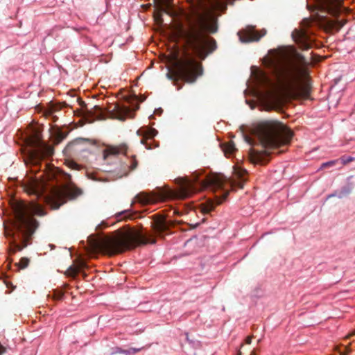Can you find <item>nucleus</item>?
Here are the masks:
<instances>
[{"mask_svg": "<svg viewBox=\"0 0 355 355\" xmlns=\"http://www.w3.org/2000/svg\"><path fill=\"white\" fill-rule=\"evenodd\" d=\"M141 348L130 347L127 349H123L120 347H112L110 349V355H114L116 354H122L124 355H133L139 352Z\"/></svg>", "mask_w": 355, "mask_h": 355, "instance_id": "f3484780", "label": "nucleus"}, {"mask_svg": "<svg viewBox=\"0 0 355 355\" xmlns=\"http://www.w3.org/2000/svg\"><path fill=\"white\" fill-rule=\"evenodd\" d=\"M236 150L237 149L232 141L225 144L223 146L224 154L227 157H230Z\"/></svg>", "mask_w": 355, "mask_h": 355, "instance_id": "aec40b11", "label": "nucleus"}, {"mask_svg": "<svg viewBox=\"0 0 355 355\" xmlns=\"http://www.w3.org/2000/svg\"><path fill=\"white\" fill-rule=\"evenodd\" d=\"M227 194L228 192L227 191H223V194L221 196H216L214 200H207L202 205V211L205 214L209 213L214 210L216 205L221 204L223 201L225 200Z\"/></svg>", "mask_w": 355, "mask_h": 355, "instance_id": "ddd939ff", "label": "nucleus"}, {"mask_svg": "<svg viewBox=\"0 0 355 355\" xmlns=\"http://www.w3.org/2000/svg\"><path fill=\"white\" fill-rule=\"evenodd\" d=\"M93 110V111L87 110L84 112L83 117L88 123H92L95 120L101 119L103 114V109L98 105H95Z\"/></svg>", "mask_w": 355, "mask_h": 355, "instance_id": "2eb2a0df", "label": "nucleus"}, {"mask_svg": "<svg viewBox=\"0 0 355 355\" xmlns=\"http://www.w3.org/2000/svg\"><path fill=\"white\" fill-rule=\"evenodd\" d=\"M249 159L250 162L254 164L264 165L268 162V158L266 155L254 150H251Z\"/></svg>", "mask_w": 355, "mask_h": 355, "instance_id": "dca6fc26", "label": "nucleus"}, {"mask_svg": "<svg viewBox=\"0 0 355 355\" xmlns=\"http://www.w3.org/2000/svg\"><path fill=\"white\" fill-rule=\"evenodd\" d=\"M160 1V3L162 6H164L165 3H166V1L165 0H159Z\"/></svg>", "mask_w": 355, "mask_h": 355, "instance_id": "f704fd0d", "label": "nucleus"}, {"mask_svg": "<svg viewBox=\"0 0 355 355\" xmlns=\"http://www.w3.org/2000/svg\"><path fill=\"white\" fill-rule=\"evenodd\" d=\"M299 46L302 50H308L311 47V44L307 40L301 39Z\"/></svg>", "mask_w": 355, "mask_h": 355, "instance_id": "bb28decb", "label": "nucleus"}, {"mask_svg": "<svg viewBox=\"0 0 355 355\" xmlns=\"http://www.w3.org/2000/svg\"><path fill=\"white\" fill-rule=\"evenodd\" d=\"M294 41H295V42H299V44L300 43V42H297V40H296V39H294Z\"/></svg>", "mask_w": 355, "mask_h": 355, "instance_id": "a19ab883", "label": "nucleus"}, {"mask_svg": "<svg viewBox=\"0 0 355 355\" xmlns=\"http://www.w3.org/2000/svg\"><path fill=\"white\" fill-rule=\"evenodd\" d=\"M69 269L72 270V272H73V275H76V270H75V269L72 268V267H70V268H69Z\"/></svg>", "mask_w": 355, "mask_h": 355, "instance_id": "c9c22d12", "label": "nucleus"}, {"mask_svg": "<svg viewBox=\"0 0 355 355\" xmlns=\"http://www.w3.org/2000/svg\"><path fill=\"white\" fill-rule=\"evenodd\" d=\"M43 206L37 202H19L12 206L8 224L4 222L5 236L9 241V252L15 254L31 243L33 234L39 226L34 216H44Z\"/></svg>", "mask_w": 355, "mask_h": 355, "instance_id": "7ed1b4c3", "label": "nucleus"}, {"mask_svg": "<svg viewBox=\"0 0 355 355\" xmlns=\"http://www.w3.org/2000/svg\"><path fill=\"white\" fill-rule=\"evenodd\" d=\"M57 136L58 137L57 143L58 144L59 142H60L62 140H63L65 138L66 135H65V133L62 132L61 130H58L57 132Z\"/></svg>", "mask_w": 355, "mask_h": 355, "instance_id": "c85d7f7f", "label": "nucleus"}, {"mask_svg": "<svg viewBox=\"0 0 355 355\" xmlns=\"http://www.w3.org/2000/svg\"><path fill=\"white\" fill-rule=\"evenodd\" d=\"M335 196H336V197H337V191H335V192H334L333 193H331V194L328 195V196H327V198L328 199V198H331V197H335Z\"/></svg>", "mask_w": 355, "mask_h": 355, "instance_id": "72a5a7b5", "label": "nucleus"}, {"mask_svg": "<svg viewBox=\"0 0 355 355\" xmlns=\"http://www.w3.org/2000/svg\"><path fill=\"white\" fill-rule=\"evenodd\" d=\"M29 264V259L26 257H22L20 259L19 265L20 268H26Z\"/></svg>", "mask_w": 355, "mask_h": 355, "instance_id": "cd10ccee", "label": "nucleus"}, {"mask_svg": "<svg viewBox=\"0 0 355 355\" xmlns=\"http://www.w3.org/2000/svg\"><path fill=\"white\" fill-rule=\"evenodd\" d=\"M64 295V292L62 290L55 289L52 291V294L49 295V297L51 296L54 301H58L62 300Z\"/></svg>", "mask_w": 355, "mask_h": 355, "instance_id": "4be33fe9", "label": "nucleus"}, {"mask_svg": "<svg viewBox=\"0 0 355 355\" xmlns=\"http://www.w3.org/2000/svg\"><path fill=\"white\" fill-rule=\"evenodd\" d=\"M266 33V31L265 29H263L261 34H259L254 26H248L245 30L239 31L238 35L241 42L248 43L259 41Z\"/></svg>", "mask_w": 355, "mask_h": 355, "instance_id": "1a4fd4ad", "label": "nucleus"}, {"mask_svg": "<svg viewBox=\"0 0 355 355\" xmlns=\"http://www.w3.org/2000/svg\"><path fill=\"white\" fill-rule=\"evenodd\" d=\"M81 273H82V275H83V277H86V274H85V272H81Z\"/></svg>", "mask_w": 355, "mask_h": 355, "instance_id": "4c0bfd02", "label": "nucleus"}, {"mask_svg": "<svg viewBox=\"0 0 355 355\" xmlns=\"http://www.w3.org/2000/svg\"><path fill=\"white\" fill-rule=\"evenodd\" d=\"M159 190L160 191L159 193H155L153 192H141L138 193L135 198V200L132 202V205L135 203V201L142 205L156 203L165 196V193L161 191V189H159Z\"/></svg>", "mask_w": 355, "mask_h": 355, "instance_id": "9d476101", "label": "nucleus"}, {"mask_svg": "<svg viewBox=\"0 0 355 355\" xmlns=\"http://www.w3.org/2000/svg\"><path fill=\"white\" fill-rule=\"evenodd\" d=\"M245 141L249 144L250 145H253L254 144V141H253V139L252 137H249V136H246V135H243Z\"/></svg>", "mask_w": 355, "mask_h": 355, "instance_id": "c756f323", "label": "nucleus"}, {"mask_svg": "<svg viewBox=\"0 0 355 355\" xmlns=\"http://www.w3.org/2000/svg\"><path fill=\"white\" fill-rule=\"evenodd\" d=\"M179 188L174 193L175 198L182 200L191 197L193 193L207 187L220 189L225 182V178L209 174L202 170L192 173V179L179 178Z\"/></svg>", "mask_w": 355, "mask_h": 355, "instance_id": "423d86ee", "label": "nucleus"}, {"mask_svg": "<svg viewBox=\"0 0 355 355\" xmlns=\"http://www.w3.org/2000/svg\"><path fill=\"white\" fill-rule=\"evenodd\" d=\"M251 69H254L257 70V68L256 67H254V66H252V67H251Z\"/></svg>", "mask_w": 355, "mask_h": 355, "instance_id": "58836bf2", "label": "nucleus"}, {"mask_svg": "<svg viewBox=\"0 0 355 355\" xmlns=\"http://www.w3.org/2000/svg\"><path fill=\"white\" fill-rule=\"evenodd\" d=\"M28 144L30 149L24 157L28 170L21 181L22 187L28 193L42 198L43 203L52 209H58L66 202L64 188L60 183L69 184L71 175L58 168H48L45 165L44 171L37 176L42 172V162L53 156V148L42 139L39 130L30 135Z\"/></svg>", "mask_w": 355, "mask_h": 355, "instance_id": "f257e3e1", "label": "nucleus"}, {"mask_svg": "<svg viewBox=\"0 0 355 355\" xmlns=\"http://www.w3.org/2000/svg\"><path fill=\"white\" fill-rule=\"evenodd\" d=\"M293 136L290 130L278 121L262 122L258 128L257 139L265 148H275L287 144Z\"/></svg>", "mask_w": 355, "mask_h": 355, "instance_id": "0eeeda50", "label": "nucleus"}, {"mask_svg": "<svg viewBox=\"0 0 355 355\" xmlns=\"http://www.w3.org/2000/svg\"><path fill=\"white\" fill-rule=\"evenodd\" d=\"M157 133L158 132L157 130L148 126L141 127L137 131V134L138 135L143 137V139L141 140V143L144 144L147 149H153L158 146V144L155 141H153V144H148L146 141L147 139H153Z\"/></svg>", "mask_w": 355, "mask_h": 355, "instance_id": "9b49d317", "label": "nucleus"}, {"mask_svg": "<svg viewBox=\"0 0 355 355\" xmlns=\"http://www.w3.org/2000/svg\"><path fill=\"white\" fill-rule=\"evenodd\" d=\"M297 64L274 71L272 78L266 74H257V85L268 92L283 88L290 92H295L301 87L302 78L307 76L308 61L302 54L297 55Z\"/></svg>", "mask_w": 355, "mask_h": 355, "instance_id": "39448f33", "label": "nucleus"}, {"mask_svg": "<svg viewBox=\"0 0 355 355\" xmlns=\"http://www.w3.org/2000/svg\"><path fill=\"white\" fill-rule=\"evenodd\" d=\"M245 102H246V103H247V104L250 105V106L251 109H254V106H253V105H250V103H249V101H248V100H245Z\"/></svg>", "mask_w": 355, "mask_h": 355, "instance_id": "e433bc0d", "label": "nucleus"}, {"mask_svg": "<svg viewBox=\"0 0 355 355\" xmlns=\"http://www.w3.org/2000/svg\"><path fill=\"white\" fill-rule=\"evenodd\" d=\"M234 173L239 180L244 181L246 180L248 172L241 166L236 165L234 166Z\"/></svg>", "mask_w": 355, "mask_h": 355, "instance_id": "6ab92c4d", "label": "nucleus"}, {"mask_svg": "<svg viewBox=\"0 0 355 355\" xmlns=\"http://www.w3.org/2000/svg\"><path fill=\"white\" fill-rule=\"evenodd\" d=\"M343 0H307L306 7L311 12L320 11L337 16L343 10Z\"/></svg>", "mask_w": 355, "mask_h": 355, "instance_id": "6e6552de", "label": "nucleus"}, {"mask_svg": "<svg viewBox=\"0 0 355 355\" xmlns=\"http://www.w3.org/2000/svg\"><path fill=\"white\" fill-rule=\"evenodd\" d=\"M106 226L105 223L104 222H102L101 223L98 224L96 226V230H100L101 229L105 227Z\"/></svg>", "mask_w": 355, "mask_h": 355, "instance_id": "473e14b6", "label": "nucleus"}, {"mask_svg": "<svg viewBox=\"0 0 355 355\" xmlns=\"http://www.w3.org/2000/svg\"><path fill=\"white\" fill-rule=\"evenodd\" d=\"M114 116L121 121H125L127 118L134 117V110L130 106L125 104H117L110 111Z\"/></svg>", "mask_w": 355, "mask_h": 355, "instance_id": "f8f14e48", "label": "nucleus"}, {"mask_svg": "<svg viewBox=\"0 0 355 355\" xmlns=\"http://www.w3.org/2000/svg\"><path fill=\"white\" fill-rule=\"evenodd\" d=\"M175 225V221L165 217H159L154 221V234L140 233L134 235H125L115 238H105L101 246L105 251L110 254H117L138 245L147 243L155 244V236L163 238L172 234V228Z\"/></svg>", "mask_w": 355, "mask_h": 355, "instance_id": "20e7f679", "label": "nucleus"}, {"mask_svg": "<svg viewBox=\"0 0 355 355\" xmlns=\"http://www.w3.org/2000/svg\"><path fill=\"white\" fill-rule=\"evenodd\" d=\"M339 162V159H334V160H330V161H328V162H324L321 164L320 167L319 169H323L324 168H327V167H332V166H334L336 165V164H338Z\"/></svg>", "mask_w": 355, "mask_h": 355, "instance_id": "a878e982", "label": "nucleus"}, {"mask_svg": "<svg viewBox=\"0 0 355 355\" xmlns=\"http://www.w3.org/2000/svg\"><path fill=\"white\" fill-rule=\"evenodd\" d=\"M71 190L76 191V193L73 194V198H76V196L80 195L82 193L80 189H76V188H73V189H71Z\"/></svg>", "mask_w": 355, "mask_h": 355, "instance_id": "7c9ffc66", "label": "nucleus"}, {"mask_svg": "<svg viewBox=\"0 0 355 355\" xmlns=\"http://www.w3.org/2000/svg\"><path fill=\"white\" fill-rule=\"evenodd\" d=\"M163 112V110L161 107H159L157 109H155L154 114L157 115H161Z\"/></svg>", "mask_w": 355, "mask_h": 355, "instance_id": "2f4dec72", "label": "nucleus"}, {"mask_svg": "<svg viewBox=\"0 0 355 355\" xmlns=\"http://www.w3.org/2000/svg\"><path fill=\"white\" fill-rule=\"evenodd\" d=\"M129 164H125L123 166L124 171L125 172L123 173V175H127L126 169L128 168L130 170H134L137 166V162L135 159H131L128 160Z\"/></svg>", "mask_w": 355, "mask_h": 355, "instance_id": "b1692460", "label": "nucleus"}, {"mask_svg": "<svg viewBox=\"0 0 355 355\" xmlns=\"http://www.w3.org/2000/svg\"><path fill=\"white\" fill-rule=\"evenodd\" d=\"M352 178V176H349L347 178V184L343 187L340 190H337V197L338 198H343L344 197L347 196L351 193L354 184L352 182H349V180Z\"/></svg>", "mask_w": 355, "mask_h": 355, "instance_id": "a211bd4d", "label": "nucleus"}, {"mask_svg": "<svg viewBox=\"0 0 355 355\" xmlns=\"http://www.w3.org/2000/svg\"><path fill=\"white\" fill-rule=\"evenodd\" d=\"M126 148L125 146L120 148L118 147H110L103 150V159L110 164L112 159H116V156L119 154H123L125 152Z\"/></svg>", "mask_w": 355, "mask_h": 355, "instance_id": "4468645a", "label": "nucleus"}, {"mask_svg": "<svg viewBox=\"0 0 355 355\" xmlns=\"http://www.w3.org/2000/svg\"><path fill=\"white\" fill-rule=\"evenodd\" d=\"M180 26L184 42V55L181 58L175 57L172 69H169L166 73L167 78L173 82L178 90L183 87V84L179 85V80L193 83L202 74V69L201 67L198 69L195 58L204 60L216 49L215 40L207 33H215L218 31L216 23L209 24L200 14L193 17L187 15L186 26L180 24Z\"/></svg>", "mask_w": 355, "mask_h": 355, "instance_id": "f03ea898", "label": "nucleus"}, {"mask_svg": "<svg viewBox=\"0 0 355 355\" xmlns=\"http://www.w3.org/2000/svg\"><path fill=\"white\" fill-rule=\"evenodd\" d=\"M135 214L136 213L129 209L117 213L116 216L119 220H121V218H119L121 216H122V219L127 220L133 218Z\"/></svg>", "mask_w": 355, "mask_h": 355, "instance_id": "412c9836", "label": "nucleus"}, {"mask_svg": "<svg viewBox=\"0 0 355 355\" xmlns=\"http://www.w3.org/2000/svg\"><path fill=\"white\" fill-rule=\"evenodd\" d=\"M339 159V162H340L341 165H346L348 163L354 161L355 159V157L348 155H343L340 157Z\"/></svg>", "mask_w": 355, "mask_h": 355, "instance_id": "393cba45", "label": "nucleus"}, {"mask_svg": "<svg viewBox=\"0 0 355 355\" xmlns=\"http://www.w3.org/2000/svg\"><path fill=\"white\" fill-rule=\"evenodd\" d=\"M94 144V143L92 142L88 139H84V138L79 137V138H76V139H74L73 141L70 142L69 144V146H72L79 145V144Z\"/></svg>", "mask_w": 355, "mask_h": 355, "instance_id": "5701e85b", "label": "nucleus"}, {"mask_svg": "<svg viewBox=\"0 0 355 355\" xmlns=\"http://www.w3.org/2000/svg\"><path fill=\"white\" fill-rule=\"evenodd\" d=\"M149 118H150V119H153V118H154L153 114L150 115Z\"/></svg>", "mask_w": 355, "mask_h": 355, "instance_id": "ea45409f", "label": "nucleus"}, {"mask_svg": "<svg viewBox=\"0 0 355 355\" xmlns=\"http://www.w3.org/2000/svg\"><path fill=\"white\" fill-rule=\"evenodd\" d=\"M294 41H295V42H299V44L300 43V42H297V40H296V39H294Z\"/></svg>", "mask_w": 355, "mask_h": 355, "instance_id": "79ce46f5", "label": "nucleus"}]
</instances>
